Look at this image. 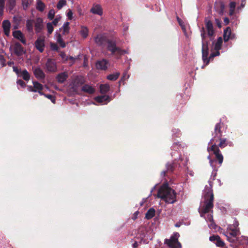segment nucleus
Masks as SVG:
<instances>
[{
	"label": "nucleus",
	"mask_w": 248,
	"mask_h": 248,
	"mask_svg": "<svg viewBox=\"0 0 248 248\" xmlns=\"http://www.w3.org/2000/svg\"><path fill=\"white\" fill-rule=\"evenodd\" d=\"M95 43L99 46H104L106 45V49L110 52L112 56L117 59H120L125 54H127V50L123 49L117 46L116 41L108 39L106 35L99 34L94 38Z\"/></svg>",
	"instance_id": "obj_1"
},
{
	"label": "nucleus",
	"mask_w": 248,
	"mask_h": 248,
	"mask_svg": "<svg viewBox=\"0 0 248 248\" xmlns=\"http://www.w3.org/2000/svg\"><path fill=\"white\" fill-rule=\"evenodd\" d=\"M157 196L168 204H173L177 201L176 192L167 183L163 184L159 188Z\"/></svg>",
	"instance_id": "obj_2"
},
{
	"label": "nucleus",
	"mask_w": 248,
	"mask_h": 248,
	"mask_svg": "<svg viewBox=\"0 0 248 248\" xmlns=\"http://www.w3.org/2000/svg\"><path fill=\"white\" fill-rule=\"evenodd\" d=\"M214 196L212 190H209L204 195V200L203 205L199 209V212L200 216L205 217V215L207 213L213 214L214 207Z\"/></svg>",
	"instance_id": "obj_3"
},
{
	"label": "nucleus",
	"mask_w": 248,
	"mask_h": 248,
	"mask_svg": "<svg viewBox=\"0 0 248 248\" xmlns=\"http://www.w3.org/2000/svg\"><path fill=\"white\" fill-rule=\"evenodd\" d=\"M223 125V123L220 122L215 125L214 132L212 133L213 137L210 140L208 143L209 145L214 143L216 144L218 142L220 137L222 136L221 128Z\"/></svg>",
	"instance_id": "obj_4"
},
{
	"label": "nucleus",
	"mask_w": 248,
	"mask_h": 248,
	"mask_svg": "<svg viewBox=\"0 0 248 248\" xmlns=\"http://www.w3.org/2000/svg\"><path fill=\"white\" fill-rule=\"evenodd\" d=\"M179 236L178 232H174L170 239H165L164 243L170 248H181V245L178 241Z\"/></svg>",
	"instance_id": "obj_5"
},
{
	"label": "nucleus",
	"mask_w": 248,
	"mask_h": 248,
	"mask_svg": "<svg viewBox=\"0 0 248 248\" xmlns=\"http://www.w3.org/2000/svg\"><path fill=\"white\" fill-rule=\"evenodd\" d=\"M211 146L210 147H208L207 151L209 153H213V154L215 155V160L217 161L220 166L223 161V156L219 149L217 148L216 146V144H211Z\"/></svg>",
	"instance_id": "obj_6"
},
{
	"label": "nucleus",
	"mask_w": 248,
	"mask_h": 248,
	"mask_svg": "<svg viewBox=\"0 0 248 248\" xmlns=\"http://www.w3.org/2000/svg\"><path fill=\"white\" fill-rule=\"evenodd\" d=\"M85 82L84 78L81 76H76L73 80L71 88L74 92H77L78 88L83 85Z\"/></svg>",
	"instance_id": "obj_7"
},
{
	"label": "nucleus",
	"mask_w": 248,
	"mask_h": 248,
	"mask_svg": "<svg viewBox=\"0 0 248 248\" xmlns=\"http://www.w3.org/2000/svg\"><path fill=\"white\" fill-rule=\"evenodd\" d=\"M204 23L207 32V35L210 37L211 40H212L215 33L213 24L212 21L207 17L204 19Z\"/></svg>",
	"instance_id": "obj_8"
},
{
	"label": "nucleus",
	"mask_w": 248,
	"mask_h": 248,
	"mask_svg": "<svg viewBox=\"0 0 248 248\" xmlns=\"http://www.w3.org/2000/svg\"><path fill=\"white\" fill-rule=\"evenodd\" d=\"M202 58L204 62L208 64L209 62L208 42L202 43Z\"/></svg>",
	"instance_id": "obj_9"
},
{
	"label": "nucleus",
	"mask_w": 248,
	"mask_h": 248,
	"mask_svg": "<svg viewBox=\"0 0 248 248\" xmlns=\"http://www.w3.org/2000/svg\"><path fill=\"white\" fill-rule=\"evenodd\" d=\"M46 68L48 72H56L57 70L56 62L51 59H48L46 63Z\"/></svg>",
	"instance_id": "obj_10"
},
{
	"label": "nucleus",
	"mask_w": 248,
	"mask_h": 248,
	"mask_svg": "<svg viewBox=\"0 0 248 248\" xmlns=\"http://www.w3.org/2000/svg\"><path fill=\"white\" fill-rule=\"evenodd\" d=\"M34 46L36 49L42 53L45 48V39L43 38L38 37L34 42Z\"/></svg>",
	"instance_id": "obj_11"
},
{
	"label": "nucleus",
	"mask_w": 248,
	"mask_h": 248,
	"mask_svg": "<svg viewBox=\"0 0 248 248\" xmlns=\"http://www.w3.org/2000/svg\"><path fill=\"white\" fill-rule=\"evenodd\" d=\"M14 53L17 56H22L24 53V48L18 42H16L13 46Z\"/></svg>",
	"instance_id": "obj_12"
},
{
	"label": "nucleus",
	"mask_w": 248,
	"mask_h": 248,
	"mask_svg": "<svg viewBox=\"0 0 248 248\" xmlns=\"http://www.w3.org/2000/svg\"><path fill=\"white\" fill-rule=\"evenodd\" d=\"M218 141H219V143L218 144H216V146L217 148H220L222 149L226 147L227 145L232 146L233 145L232 142V141H229L226 138L220 137L219 140H218Z\"/></svg>",
	"instance_id": "obj_13"
},
{
	"label": "nucleus",
	"mask_w": 248,
	"mask_h": 248,
	"mask_svg": "<svg viewBox=\"0 0 248 248\" xmlns=\"http://www.w3.org/2000/svg\"><path fill=\"white\" fill-rule=\"evenodd\" d=\"M108 65V61L106 59H102L97 61L96 63V67L97 69L106 70L107 69Z\"/></svg>",
	"instance_id": "obj_14"
},
{
	"label": "nucleus",
	"mask_w": 248,
	"mask_h": 248,
	"mask_svg": "<svg viewBox=\"0 0 248 248\" xmlns=\"http://www.w3.org/2000/svg\"><path fill=\"white\" fill-rule=\"evenodd\" d=\"M13 36L14 38L19 40L24 45L26 44V40L24 34L20 31H15L13 32Z\"/></svg>",
	"instance_id": "obj_15"
},
{
	"label": "nucleus",
	"mask_w": 248,
	"mask_h": 248,
	"mask_svg": "<svg viewBox=\"0 0 248 248\" xmlns=\"http://www.w3.org/2000/svg\"><path fill=\"white\" fill-rule=\"evenodd\" d=\"M224 4L221 1H216L215 3V9L219 15H223L224 10Z\"/></svg>",
	"instance_id": "obj_16"
},
{
	"label": "nucleus",
	"mask_w": 248,
	"mask_h": 248,
	"mask_svg": "<svg viewBox=\"0 0 248 248\" xmlns=\"http://www.w3.org/2000/svg\"><path fill=\"white\" fill-rule=\"evenodd\" d=\"M43 19L40 17H38L36 19L34 22V27L36 32H40L43 29Z\"/></svg>",
	"instance_id": "obj_17"
},
{
	"label": "nucleus",
	"mask_w": 248,
	"mask_h": 248,
	"mask_svg": "<svg viewBox=\"0 0 248 248\" xmlns=\"http://www.w3.org/2000/svg\"><path fill=\"white\" fill-rule=\"evenodd\" d=\"M2 27L4 34L8 36L10 34V29L11 27V23L8 20H5L2 22Z\"/></svg>",
	"instance_id": "obj_18"
},
{
	"label": "nucleus",
	"mask_w": 248,
	"mask_h": 248,
	"mask_svg": "<svg viewBox=\"0 0 248 248\" xmlns=\"http://www.w3.org/2000/svg\"><path fill=\"white\" fill-rule=\"evenodd\" d=\"M33 74L37 78L44 79L45 78V74L40 68L37 67L35 68L33 71Z\"/></svg>",
	"instance_id": "obj_19"
},
{
	"label": "nucleus",
	"mask_w": 248,
	"mask_h": 248,
	"mask_svg": "<svg viewBox=\"0 0 248 248\" xmlns=\"http://www.w3.org/2000/svg\"><path fill=\"white\" fill-rule=\"evenodd\" d=\"M91 12L96 15L101 16L103 14V11L101 7L99 4L93 5L91 9Z\"/></svg>",
	"instance_id": "obj_20"
},
{
	"label": "nucleus",
	"mask_w": 248,
	"mask_h": 248,
	"mask_svg": "<svg viewBox=\"0 0 248 248\" xmlns=\"http://www.w3.org/2000/svg\"><path fill=\"white\" fill-rule=\"evenodd\" d=\"M95 100L99 103H103L106 102L105 104H107L110 101V97L106 95H100L95 97Z\"/></svg>",
	"instance_id": "obj_21"
},
{
	"label": "nucleus",
	"mask_w": 248,
	"mask_h": 248,
	"mask_svg": "<svg viewBox=\"0 0 248 248\" xmlns=\"http://www.w3.org/2000/svg\"><path fill=\"white\" fill-rule=\"evenodd\" d=\"M68 78V75L65 72L58 74L56 77L57 81L59 83H63Z\"/></svg>",
	"instance_id": "obj_22"
},
{
	"label": "nucleus",
	"mask_w": 248,
	"mask_h": 248,
	"mask_svg": "<svg viewBox=\"0 0 248 248\" xmlns=\"http://www.w3.org/2000/svg\"><path fill=\"white\" fill-rule=\"evenodd\" d=\"M174 165L172 163H168L166 164V170L161 172V175L165 177L169 172H172L174 170Z\"/></svg>",
	"instance_id": "obj_23"
},
{
	"label": "nucleus",
	"mask_w": 248,
	"mask_h": 248,
	"mask_svg": "<svg viewBox=\"0 0 248 248\" xmlns=\"http://www.w3.org/2000/svg\"><path fill=\"white\" fill-rule=\"evenodd\" d=\"M82 91L88 93L89 94H93L94 93V89L88 84L84 85L81 89Z\"/></svg>",
	"instance_id": "obj_24"
},
{
	"label": "nucleus",
	"mask_w": 248,
	"mask_h": 248,
	"mask_svg": "<svg viewBox=\"0 0 248 248\" xmlns=\"http://www.w3.org/2000/svg\"><path fill=\"white\" fill-rule=\"evenodd\" d=\"M232 31L231 28L229 27L226 28V29L224 31L223 33V39L224 42H226L229 41L230 39V37L231 35Z\"/></svg>",
	"instance_id": "obj_25"
},
{
	"label": "nucleus",
	"mask_w": 248,
	"mask_h": 248,
	"mask_svg": "<svg viewBox=\"0 0 248 248\" xmlns=\"http://www.w3.org/2000/svg\"><path fill=\"white\" fill-rule=\"evenodd\" d=\"M34 24V21L32 19H28L26 21V28L28 31L30 32H33V25Z\"/></svg>",
	"instance_id": "obj_26"
},
{
	"label": "nucleus",
	"mask_w": 248,
	"mask_h": 248,
	"mask_svg": "<svg viewBox=\"0 0 248 248\" xmlns=\"http://www.w3.org/2000/svg\"><path fill=\"white\" fill-rule=\"evenodd\" d=\"M213 44H214V49L215 50H219L221 48L222 44V39L221 37L218 38L217 42L215 43L213 42Z\"/></svg>",
	"instance_id": "obj_27"
},
{
	"label": "nucleus",
	"mask_w": 248,
	"mask_h": 248,
	"mask_svg": "<svg viewBox=\"0 0 248 248\" xmlns=\"http://www.w3.org/2000/svg\"><path fill=\"white\" fill-rule=\"evenodd\" d=\"M46 5L41 0H37L36 3V9L39 11L42 12L44 11Z\"/></svg>",
	"instance_id": "obj_28"
},
{
	"label": "nucleus",
	"mask_w": 248,
	"mask_h": 248,
	"mask_svg": "<svg viewBox=\"0 0 248 248\" xmlns=\"http://www.w3.org/2000/svg\"><path fill=\"white\" fill-rule=\"evenodd\" d=\"M109 85L108 84H101L100 85V91L102 94H105L109 91Z\"/></svg>",
	"instance_id": "obj_29"
},
{
	"label": "nucleus",
	"mask_w": 248,
	"mask_h": 248,
	"mask_svg": "<svg viewBox=\"0 0 248 248\" xmlns=\"http://www.w3.org/2000/svg\"><path fill=\"white\" fill-rule=\"evenodd\" d=\"M155 211L153 208H151L148 210L145 215V217L150 219L155 216Z\"/></svg>",
	"instance_id": "obj_30"
},
{
	"label": "nucleus",
	"mask_w": 248,
	"mask_h": 248,
	"mask_svg": "<svg viewBox=\"0 0 248 248\" xmlns=\"http://www.w3.org/2000/svg\"><path fill=\"white\" fill-rule=\"evenodd\" d=\"M19 76L22 77L24 80L29 81L30 79V75L27 70L25 69L21 71Z\"/></svg>",
	"instance_id": "obj_31"
},
{
	"label": "nucleus",
	"mask_w": 248,
	"mask_h": 248,
	"mask_svg": "<svg viewBox=\"0 0 248 248\" xmlns=\"http://www.w3.org/2000/svg\"><path fill=\"white\" fill-rule=\"evenodd\" d=\"M7 6L10 11L14 10L16 5V0H7Z\"/></svg>",
	"instance_id": "obj_32"
},
{
	"label": "nucleus",
	"mask_w": 248,
	"mask_h": 248,
	"mask_svg": "<svg viewBox=\"0 0 248 248\" xmlns=\"http://www.w3.org/2000/svg\"><path fill=\"white\" fill-rule=\"evenodd\" d=\"M69 23L68 22H66L64 23L63 26L62 27L61 30H62V34L66 35L69 33Z\"/></svg>",
	"instance_id": "obj_33"
},
{
	"label": "nucleus",
	"mask_w": 248,
	"mask_h": 248,
	"mask_svg": "<svg viewBox=\"0 0 248 248\" xmlns=\"http://www.w3.org/2000/svg\"><path fill=\"white\" fill-rule=\"evenodd\" d=\"M120 75V73L118 72L113 74H110L107 76V79L111 81L116 80L118 78Z\"/></svg>",
	"instance_id": "obj_34"
},
{
	"label": "nucleus",
	"mask_w": 248,
	"mask_h": 248,
	"mask_svg": "<svg viewBox=\"0 0 248 248\" xmlns=\"http://www.w3.org/2000/svg\"><path fill=\"white\" fill-rule=\"evenodd\" d=\"M88 29L86 27H82L80 31V33L82 37L84 38H86L87 37L88 35Z\"/></svg>",
	"instance_id": "obj_35"
},
{
	"label": "nucleus",
	"mask_w": 248,
	"mask_h": 248,
	"mask_svg": "<svg viewBox=\"0 0 248 248\" xmlns=\"http://www.w3.org/2000/svg\"><path fill=\"white\" fill-rule=\"evenodd\" d=\"M21 2L24 10H27L31 3V0H21Z\"/></svg>",
	"instance_id": "obj_36"
},
{
	"label": "nucleus",
	"mask_w": 248,
	"mask_h": 248,
	"mask_svg": "<svg viewBox=\"0 0 248 248\" xmlns=\"http://www.w3.org/2000/svg\"><path fill=\"white\" fill-rule=\"evenodd\" d=\"M33 85L34 90H36V92L39 90H43V86L37 81H33Z\"/></svg>",
	"instance_id": "obj_37"
},
{
	"label": "nucleus",
	"mask_w": 248,
	"mask_h": 248,
	"mask_svg": "<svg viewBox=\"0 0 248 248\" xmlns=\"http://www.w3.org/2000/svg\"><path fill=\"white\" fill-rule=\"evenodd\" d=\"M57 42L59 43L62 47L64 48L65 47V44L63 41L62 37L60 34H59V35H58Z\"/></svg>",
	"instance_id": "obj_38"
},
{
	"label": "nucleus",
	"mask_w": 248,
	"mask_h": 248,
	"mask_svg": "<svg viewBox=\"0 0 248 248\" xmlns=\"http://www.w3.org/2000/svg\"><path fill=\"white\" fill-rule=\"evenodd\" d=\"M66 5V1L65 0H60L59 1L57 5V8L58 10L61 9L64 6Z\"/></svg>",
	"instance_id": "obj_39"
},
{
	"label": "nucleus",
	"mask_w": 248,
	"mask_h": 248,
	"mask_svg": "<svg viewBox=\"0 0 248 248\" xmlns=\"http://www.w3.org/2000/svg\"><path fill=\"white\" fill-rule=\"evenodd\" d=\"M229 235L232 236L234 238H235L240 233L239 230H229Z\"/></svg>",
	"instance_id": "obj_40"
},
{
	"label": "nucleus",
	"mask_w": 248,
	"mask_h": 248,
	"mask_svg": "<svg viewBox=\"0 0 248 248\" xmlns=\"http://www.w3.org/2000/svg\"><path fill=\"white\" fill-rule=\"evenodd\" d=\"M46 28L47 29L48 33L50 34L53 31L54 28L51 23H48L46 24Z\"/></svg>",
	"instance_id": "obj_41"
},
{
	"label": "nucleus",
	"mask_w": 248,
	"mask_h": 248,
	"mask_svg": "<svg viewBox=\"0 0 248 248\" xmlns=\"http://www.w3.org/2000/svg\"><path fill=\"white\" fill-rule=\"evenodd\" d=\"M55 14V11L54 9H51L48 14V18H49L50 20H52Z\"/></svg>",
	"instance_id": "obj_42"
},
{
	"label": "nucleus",
	"mask_w": 248,
	"mask_h": 248,
	"mask_svg": "<svg viewBox=\"0 0 248 248\" xmlns=\"http://www.w3.org/2000/svg\"><path fill=\"white\" fill-rule=\"evenodd\" d=\"M201 37L202 40V42H206V41H204L205 37H206V32L205 30L204 27H202L201 30Z\"/></svg>",
	"instance_id": "obj_43"
},
{
	"label": "nucleus",
	"mask_w": 248,
	"mask_h": 248,
	"mask_svg": "<svg viewBox=\"0 0 248 248\" xmlns=\"http://www.w3.org/2000/svg\"><path fill=\"white\" fill-rule=\"evenodd\" d=\"M206 221L210 222L211 223L210 224V226L212 225L213 224V217L212 214H209L207 215V218L204 217Z\"/></svg>",
	"instance_id": "obj_44"
},
{
	"label": "nucleus",
	"mask_w": 248,
	"mask_h": 248,
	"mask_svg": "<svg viewBox=\"0 0 248 248\" xmlns=\"http://www.w3.org/2000/svg\"><path fill=\"white\" fill-rule=\"evenodd\" d=\"M60 56L64 62L68 60V56H66V54L64 52L61 51L60 53Z\"/></svg>",
	"instance_id": "obj_45"
},
{
	"label": "nucleus",
	"mask_w": 248,
	"mask_h": 248,
	"mask_svg": "<svg viewBox=\"0 0 248 248\" xmlns=\"http://www.w3.org/2000/svg\"><path fill=\"white\" fill-rule=\"evenodd\" d=\"M215 244L217 247H223L224 245V243L221 240L220 237L217 240V241L215 242Z\"/></svg>",
	"instance_id": "obj_46"
},
{
	"label": "nucleus",
	"mask_w": 248,
	"mask_h": 248,
	"mask_svg": "<svg viewBox=\"0 0 248 248\" xmlns=\"http://www.w3.org/2000/svg\"><path fill=\"white\" fill-rule=\"evenodd\" d=\"M215 52H213L210 54L209 56V61L213 59L215 57L219 55L220 53L219 50H216Z\"/></svg>",
	"instance_id": "obj_47"
},
{
	"label": "nucleus",
	"mask_w": 248,
	"mask_h": 248,
	"mask_svg": "<svg viewBox=\"0 0 248 248\" xmlns=\"http://www.w3.org/2000/svg\"><path fill=\"white\" fill-rule=\"evenodd\" d=\"M16 83L17 85H20L22 88H25L26 86L25 82L21 79H18Z\"/></svg>",
	"instance_id": "obj_48"
},
{
	"label": "nucleus",
	"mask_w": 248,
	"mask_h": 248,
	"mask_svg": "<svg viewBox=\"0 0 248 248\" xmlns=\"http://www.w3.org/2000/svg\"><path fill=\"white\" fill-rule=\"evenodd\" d=\"M50 47L51 49L53 50L58 51L59 49V46L58 45L56 44L53 43H51L50 44Z\"/></svg>",
	"instance_id": "obj_49"
},
{
	"label": "nucleus",
	"mask_w": 248,
	"mask_h": 248,
	"mask_svg": "<svg viewBox=\"0 0 248 248\" xmlns=\"http://www.w3.org/2000/svg\"><path fill=\"white\" fill-rule=\"evenodd\" d=\"M219 238V236L218 235H212L210 237L209 240L215 243L217 240Z\"/></svg>",
	"instance_id": "obj_50"
},
{
	"label": "nucleus",
	"mask_w": 248,
	"mask_h": 248,
	"mask_svg": "<svg viewBox=\"0 0 248 248\" xmlns=\"http://www.w3.org/2000/svg\"><path fill=\"white\" fill-rule=\"evenodd\" d=\"M5 59H4V56L2 55H0V62L1 63V64L2 65V67H4V66H6V63H5Z\"/></svg>",
	"instance_id": "obj_51"
},
{
	"label": "nucleus",
	"mask_w": 248,
	"mask_h": 248,
	"mask_svg": "<svg viewBox=\"0 0 248 248\" xmlns=\"http://www.w3.org/2000/svg\"><path fill=\"white\" fill-rule=\"evenodd\" d=\"M67 16L69 20H72L73 18V12L71 9L67 10Z\"/></svg>",
	"instance_id": "obj_52"
},
{
	"label": "nucleus",
	"mask_w": 248,
	"mask_h": 248,
	"mask_svg": "<svg viewBox=\"0 0 248 248\" xmlns=\"http://www.w3.org/2000/svg\"><path fill=\"white\" fill-rule=\"evenodd\" d=\"M78 59V58L77 57H73L72 56L68 57V60L70 61V63L71 65H73L75 62V61Z\"/></svg>",
	"instance_id": "obj_53"
},
{
	"label": "nucleus",
	"mask_w": 248,
	"mask_h": 248,
	"mask_svg": "<svg viewBox=\"0 0 248 248\" xmlns=\"http://www.w3.org/2000/svg\"><path fill=\"white\" fill-rule=\"evenodd\" d=\"M45 96L50 99L51 101H52V102H53V103H55V97L51 94H46V95H45Z\"/></svg>",
	"instance_id": "obj_54"
},
{
	"label": "nucleus",
	"mask_w": 248,
	"mask_h": 248,
	"mask_svg": "<svg viewBox=\"0 0 248 248\" xmlns=\"http://www.w3.org/2000/svg\"><path fill=\"white\" fill-rule=\"evenodd\" d=\"M13 71L18 76H19V74L20 72H21L20 70L18 69V67L16 66H13Z\"/></svg>",
	"instance_id": "obj_55"
},
{
	"label": "nucleus",
	"mask_w": 248,
	"mask_h": 248,
	"mask_svg": "<svg viewBox=\"0 0 248 248\" xmlns=\"http://www.w3.org/2000/svg\"><path fill=\"white\" fill-rule=\"evenodd\" d=\"M61 17H56L54 19V20L52 22V24H53L54 26H57L58 22H59L60 20Z\"/></svg>",
	"instance_id": "obj_56"
},
{
	"label": "nucleus",
	"mask_w": 248,
	"mask_h": 248,
	"mask_svg": "<svg viewBox=\"0 0 248 248\" xmlns=\"http://www.w3.org/2000/svg\"><path fill=\"white\" fill-rule=\"evenodd\" d=\"M236 6V3L234 1H232L230 3V8L235 9Z\"/></svg>",
	"instance_id": "obj_57"
},
{
	"label": "nucleus",
	"mask_w": 248,
	"mask_h": 248,
	"mask_svg": "<svg viewBox=\"0 0 248 248\" xmlns=\"http://www.w3.org/2000/svg\"><path fill=\"white\" fill-rule=\"evenodd\" d=\"M228 229H229V230H239V228L234 227L232 225H229L228 227Z\"/></svg>",
	"instance_id": "obj_58"
},
{
	"label": "nucleus",
	"mask_w": 248,
	"mask_h": 248,
	"mask_svg": "<svg viewBox=\"0 0 248 248\" xmlns=\"http://www.w3.org/2000/svg\"><path fill=\"white\" fill-rule=\"evenodd\" d=\"M28 90L31 92H36V90H34L33 86H28Z\"/></svg>",
	"instance_id": "obj_59"
},
{
	"label": "nucleus",
	"mask_w": 248,
	"mask_h": 248,
	"mask_svg": "<svg viewBox=\"0 0 248 248\" xmlns=\"http://www.w3.org/2000/svg\"><path fill=\"white\" fill-rule=\"evenodd\" d=\"M232 225L233 226V227H234L238 228V226H239L238 221L237 220H236V219H234L233 221V224H232Z\"/></svg>",
	"instance_id": "obj_60"
},
{
	"label": "nucleus",
	"mask_w": 248,
	"mask_h": 248,
	"mask_svg": "<svg viewBox=\"0 0 248 248\" xmlns=\"http://www.w3.org/2000/svg\"><path fill=\"white\" fill-rule=\"evenodd\" d=\"M5 0H0V8H4Z\"/></svg>",
	"instance_id": "obj_61"
},
{
	"label": "nucleus",
	"mask_w": 248,
	"mask_h": 248,
	"mask_svg": "<svg viewBox=\"0 0 248 248\" xmlns=\"http://www.w3.org/2000/svg\"><path fill=\"white\" fill-rule=\"evenodd\" d=\"M216 21L217 26L219 28H220L221 26V22H220V20L218 19H216Z\"/></svg>",
	"instance_id": "obj_62"
},
{
	"label": "nucleus",
	"mask_w": 248,
	"mask_h": 248,
	"mask_svg": "<svg viewBox=\"0 0 248 248\" xmlns=\"http://www.w3.org/2000/svg\"><path fill=\"white\" fill-rule=\"evenodd\" d=\"M224 22L226 25H227L229 23V19L228 17H225L224 19Z\"/></svg>",
	"instance_id": "obj_63"
},
{
	"label": "nucleus",
	"mask_w": 248,
	"mask_h": 248,
	"mask_svg": "<svg viewBox=\"0 0 248 248\" xmlns=\"http://www.w3.org/2000/svg\"><path fill=\"white\" fill-rule=\"evenodd\" d=\"M234 10H235V9H231V8H230V10H229V15H230V16H232V15L234 14Z\"/></svg>",
	"instance_id": "obj_64"
}]
</instances>
